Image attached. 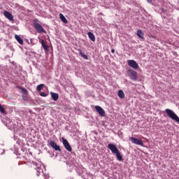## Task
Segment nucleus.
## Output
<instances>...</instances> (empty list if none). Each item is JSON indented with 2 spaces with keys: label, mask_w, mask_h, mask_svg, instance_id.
<instances>
[{
  "label": "nucleus",
  "mask_w": 179,
  "mask_h": 179,
  "mask_svg": "<svg viewBox=\"0 0 179 179\" xmlns=\"http://www.w3.org/2000/svg\"><path fill=\"white\" fill-rule=\"evenodd\" d=\"M22 99L24 101H27L28 99H27V94H22Z\"/></svg>",
  "instance_id": "nucleus-22"
},
{
  "label": "nucleus",
  "mask_w": 179,
  "mask_h": 179,
  "mask_svg": "<svg viewBox=\"0 0 179 179\" xmlns=\"http://www.w3.org/2000/svg\"><path fill=\"white\" fill-rule=\"evenodd\" d=\"M59 19L62 20V22H63V23H68V20H66V17H65V16L63 15L62 13L59 14Z\"/></svg>",
  "instance_id": "nucleus-16"
},
{
  "label": "nucleus",
  "mask_w": 179,
  "mask_h": 179,
  "mask_svg": "<svg viewBox=\"0 0 179 179\" xmlns=\"http://www.w3.org/2000/svg\"><path fill=\"white\" fill-rule=\"evenodd\" d=\"M0 112L1 114H6V111H5V108L2 106V105L0 103Z\"/></svg>",
  "instance_id": "nucleus-21"
},
{
  "label": "nucleus",
  "mask_w": 179,
  "mask_h": 179,
  "mask_svg": "<svg viewBox=\"0 0 179 179\" xmlns=\"http://www.w3.org/2000/svg\"><path fill=\"white\" fill-rule=\"evenodd\" d=\"M137 36L138 37H139L140 38H141L142 40L145 39V34H143V32L142 31V30L138 29L137 31Z\"/></svg>",
  "instance_id": "nucleus-13"
},
{
  "label": "nucleus",
  "mask_w": 179,
  "mask_h": 179,
  "mask_svg": "<svg viewBox=\"0 0 179 179\" xmlns=\"http://www.w3.org/2000/svg\"><path fill=\"white\" fill-rule=\"evenodd\" d=\"M48 143H49L50 146L54 149V150L61 152V148L59 145H57V143H55L54 140H51L50 141H48Z\"/></svg>",
  "instance_id": "nucleus-5"
},
{
  "label": "nucleus",
  "mask_w": 179,
  "mask_h": 179,
  "mask_svg": "<svg viewBox=\"0 0 179 179\" xmlns=\"http://www.w3.org/2000/svg\"><path fill=\"white\" fill-rule=\"evenodd\" d=\"M127 64L129 66L133 68V69H139V65L138 64V63H136L135 60H128Z\"/></svg>",
  "instance_id": "nucleus-6"
},
{
  "label": "nucleus",
  "mask_w": 179,
  "mask_h": 179,
  "mask_svg": "<svg viewBox=\"0 0 179 179\" xmlns=\"http://www.w3.org/2000/svg\"><path fill=\"white\" fill-rule=\"evenodd\" d=\"M15 38L19 44H23V39L19 35H15Z\"/></svg>",
  "instance_id": "nucleus-18"
},
{
  "label": "nucleus",
  "mask_w": 179,
  "mask_h": 179,
  "mask_svg": "<svg viewBox=\"0 0 179 179\" xmlns=\"http://www.w3.org/2000/svg\"><path fill=\"white\" fill-rule=\"evenodd\" d=\"M44 86H45V85L44 84H40L36 87V90L38 92H41V90H43V87H44Z\"/></svg>",
  "instance_id": "nucleus-20"
},
{
  "label": "nucleus",
  "mask_w": 179,
  "mask_h": 179,
  "mask_svg": "<svg viewBox=\"0 0 179 179\" xmlns=\"http://www.w3.org/2000/svg\"><path fill=\"white\" fill-rule=\"evenodd\" d=\"M111 52H113V54H114L115 52V50L114 49H112Z\"/></svg>",
  "instance_id": "nucleus-26"
},
{
  "label": "nucleus",
  "mask_w": 179,
  "mask_h": 179,
  "mask_svg": "<svg viewBox=\"0 0 179 179\" xmlns=\"http://www.w3.org/2000/svg\"><path fill=\"white\" fill-rule=\"evenodd\" d=\"M95 110H96V113H99V115H101V117H105L106 116V112L104 111L103 108H101V106H95Z\"/></svg>",
  "instance_id": "nucleus-8"
},
{
  "label": "nucleus",
  "mask_w": 179,
  "mask_h": 179,
  "mask_svg": "<svg viewBox=\"0 0 179 179\" xmlns=\"http://www.w3.org/2000/svg\"><path fill=\"white\" fill-rule=\"evenodd\" d=\"M33 26L34 29L38 31V33H45V30L44 28H43V26L41 24L37 23L36 22V20L34 21Z\"/></svg>",
  "instance_id": "nucleus-4"
},
{
  "label": "nucleus",
  "mask_w": 179,
  "mask_h": 179,
  "mask_svg": "<svg viewBox=\"0 0 179 179\" xmlns=\"http://www.w3.org/2000/svg\"><path fill=\"white\" fill-rule=\"evenodd\" d=\"M78 52L80 57H82V58H84V59H89V57L87 55H85V53L83 52L80 49H78Z\"/></svg>",
  "instance_id": "nucleus-15"
},
{
  "label": "nucleus",
  "mask_w": 179,
  "mask_h": 179,
  "mask_svg": "<svg viewBox=\"0 0 179 179\" xmlns=\"http://www.w3.org/2000/svg\"><path fill=\"white\" fill-rule=\"evenodd\" d=\"M87 36L90 40H91V41H93V42L96 41V36H94V34H93L92 32L89 31L87 33Z\"/></svg>",
  "instance_id": "nucleus-12"
},
{
  "label": "nucleus",
  "mask_w": 179,
  "mask_h": 179,
  "mask_svg": "<svg viewBox=\"0 0 179 179\" xmlns=\"http://www.w3.org/2000/svg\"><path fill=\"white\" fill-rule=\"evenodd\" d=\"M40 96L42 97H47L48 95L45 94V92H41Z\"/></svg>",
  "instance_id": "nucleus-23"
},
{
  "label": "nucleus",
  "mask_w": 179,
  "mask_h": 179,
  "mask_svg": "<svg viewBox=\"0 0 179 179\" xmlns=\"http://www.w3.org/2000/svg\"><path fill=\"white\" fill-rule=\"evenodd\" d=\"M3 15L5 17H6V19L10 20V22H13L15 20H13V15H12V13H9V11H3Z\"/></svg>",
  "instance_id": "nucleus-10"
},
{
  "label": "nucleus",
  "mask_w": 179,
  "mask_h": 179,
  "mask_svg": "<svg viewBox=\"0 0 179 179\" xmlns=\"http://www.w3.org/2000/svg\"><path fill=\"white\" fill-rule=\"evenodd\" d=\"M130 140L131 141L132 143H134V145H139L140 146H143V141H142V140L138 139L135 137H131Z\"/></svg>",
  "instance_id": "nucleus-9"
},
{
  "label": "nucleus",
  "mask_w": 179,
  "mask_h": 179,
  "mask_svg": "<svg viewBox=\"0 0 179 179\" xmlns=\"http://www.w3.org/2000/svg\"><path fill=\"white\" fill-rule=\"evenodd\" d=\"M152 37H153V38H155V36H152Z\"/></svg>",
  "instance_id": "nucleus-28"
},
{
  "label": "nucleus",
  "mask_w": 179,
  "mask_h": 179,
  "mask_svg": "<svg viewBox=\"0 0 179 179\" xmlns=\"http://www.w3.org/2000/svg\"><path fill=\"white\" fill-rule=\"evenodd\" d=\"M62 143H63V145H64L65 149L68 152H72V147L71 146V144H69V142L68 141V140H66L65 138H62Z\"/></svg>",
  "instance_id": "nucleus-7"
},
{
  "label": "nucleus",
  "mask_w": 179,
  "mask_h": 179,
  "mask_svg": "<svg viewBox=\"0 0 179 179\" xmlns=\"http://www.w3.org/2000/svg\"><path fill=\"white\" fill-rule=\"evenodd\" d=\"M147 2H148V3H152V0H147Z\"/></svg>",
  "instance_id": "nucleus-25"
},
{
  "label": "nucleus",
  "mask_w": 179,
  "mask_h": 179,
  "mask_svg": "<svg viewBox=\"0 0 179 179\" xmlns=\"http://www.w3.org/2000/svg\"><path fill=\"white\" fill-rule=\"evenodd\" d=\"M165 112L166 113L168 117H169V118H171V120H173V121H176V122H178L179 124V117L177 115V114H176V113H174V111H173L171 109H166Z\"/></svg>",
  "instance_id": "nucleus-2"
},
{
  "label": "nucleus",
  "mask_w": 179,
  "mask_h": 179,
  "mask_svg": "<svg viewBox=\"0 0 179 179\" xmlns=\"http://www.w3.org/2000/svg\"><path fill=\"white\" fill-rule=\"evenodd\" d=\"M30 43L33 44L32 39L30 40Z\"/></svg>",
  "instance_id": "nucleus-27"
},
{
  "label": "nucleus",
  "mask_w": 179,
  "mask_h": 179,
  "mask_svg": "<svg viewBox=\"0 0 179 179\" xmlns=\"http://www.w3.org/2000/svg\"><path fill=\"white\" fill-rule=\"evenodd\" d=\"M108 149H110L113 155H116V157L119 162H122V155H121V152H120L116 145L109 143L108 145Z\"/></svg>",
  "instance_id": "nucleus-1"
},
{
  "label": "nucleus",
  "mask_w": 179,
  "mask_h": 179,
  "mask_svg": "<svg viewBox=\"0 0 179 179\" xmlns=\"http://www.w3.org/2000/svg\"><path fill=\"white\" fill-rule=\"evenodd\" d=\"M17 88L20 89V90H21L23 94H27V93H29V92L26 90V88H23L22 87H20V86H18Z\"/></svg>",
  "instance_id": "nucleus-19"
},
{
  "label": "nucleus",
  "mask_w": 179,
  "mask_h": 179,
  "mask_svg": "<svg viewBox=\"0 0 179 179\" xmlns=\"http://www.w3.org/2000/svg\"><path fill=\"white\" fill-rule=\"evenodd\" d=\"M127 73L131 80L136 82L138 80V73L131 69H127Z\"/></svg>",
  "instance_id": "nucleus-3"
},
{
  "label": "nucleus",
  "mask_w": 179,
  "mask_h": 179,
  "mask_svg": "<svg viewBox=\"0 0 179 179\" xmlns=\"http://www.w3.org/2000/svg\"><path fill=\"white\" fill-rule=\"evenodd\" d=\"M41 44L45 51H48V45H47V43H45V41H44V40L42 39L41 41Z\"/></svg>",
  "instance_id": "nucleus-14"
},
{
  "label": "nucleus",
  "mask_w": 179,
  "mask_h": 179,
  "mask_svg": "<svg viewBox=\"0 0 179 179\" xmlns=\"http://www.w3.org/2000/svg\"><path fill=\"white\" fill-rule=\"evenodd\" d=\"M117 95L120 99H125V94H124V91L121 90L118 91Z\"/></svg>",
  "instance_id": "nucleus-17"
},
{
  "label": "nucleus",
  "mask_w": 179,
  "mask_h": 179,
  "mask_svg": "<svg viewBox=\"0 0 179 179\" xmlns=\"http://www.w3.org/2000/svg\"><path fill=\"white\" fill-rule=\"evenodd\" d=\"M50 96L54 101H57L58 99H59V95L53 92H50Z\"/></svg>",
  "instance_id": "nucleus-11"
},
{
  "label": "nucleus",
  "mask_w": 179,
  "mask_h": 179,
  "mask_svg": "<svg viewBox=\"0 0 179 179\" xmlns=\"http://www.w3.org/2000/svg\"><path fill=\"white\" fill-rule=\"evenodd\" d=\"M36 176H37L38 177H39V176H40V172H39V171H37V173H36Z\"/></svg>",
  "instance_id": "nucleus-24"
}]
</instances>
